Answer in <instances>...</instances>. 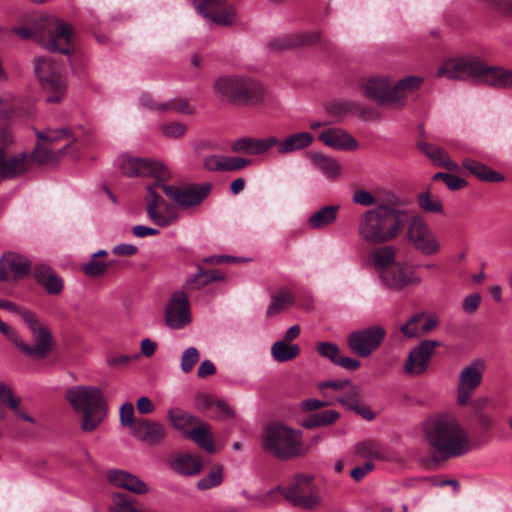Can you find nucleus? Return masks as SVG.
I'll return each mask as SVG.
<instances>
[{
  "instance_id": "f257e3e1",
  "label": "nucleus",
  "mask_w": 512,
  "mask_h": 512,
  "mask_svg": "<svg viewBox=\"0 0 512 512\" xmlns=\"http://www.w3.org/2000/svg\"><path fill=\"white\" fill-rule=\"evenodd\" d=\"M121 172L129 177L151 176L155 179L153 185L146 188L145 210L149 219L156 225L167 227L178 220L176 209L167 204L157 193L160 182L170 177V172L161 162L153 159L139 158L123 154L117 160Z\"/></svg>"
},
{
  "instance_id": "f03ea898",
  "label": "nucleus",
  "mask_w": 512,
  "mask_h": 512,
  "mask_svg": "<svg viewBox=\"0 0 512 512\" xmlns=\"http://www.w3.org/2000/svg\"><path fill=\"white\" fill-rule=\"evenodd\" d=\"M424 440L445 458L462 456L472 445L466 429L452 414H435L421 423Z\"/></svg>"
},
{
  "instance_id": "7ed1b4c3",
  "label": "nucleus",
  "mask_w": 512,
  "mask_h": 512,
  "mask_svg": "<svg viewBox=\"0 0 512 512\" xmlns=\"http://www.w3.org/2000/svg\"><path fill=\"white\" fill-rule=\"evenodd\" d=\"M407 220V212L389 204L364 211L356 224V235L365 245H381L397 239Z\"/></svg>"
},
{
  "instance_id": "20e7f679",
  "label": "nucleus",
  "mask_w": 512,
  "mask_h": 512,
  "mask_svg": "<svg viewBox=\"0 0 512 512\" xmlns=\"http://www.w3.org/2000/svg\"><path fill=\"white\" fill-rule=\"evenodd\" d=\"M423 83L424 78L421 76L409 75L395 81L388 74H378L363 79L360 91L380 107L401 110L406 106L408 96L418 91Z\"/></svg>"
},
{
  "instance_id": "39448f33",
  "label": "nucleus",
  "mask_w": 512,
  "mask_h": 512,
  "mask_svg": "<svg viewBox=\"0 0 512 512\" xmlns=\"http://www.w3.org/2000/svg\"><path fill=\"white\" fill-rule=\"evenodd\" d=\"M65 398L72 408L82 415L81 428L85 432L94 431L107 414L106 399L98 386L71 387L66 391Z\"/></svg>"
},
{
  "instance_id": "423d86ee",
  "label": "nucleus",
  "mask_w": 512,
  "mask_h": 512,
  "mask_svg": "<svg viewBox=\"0 0 512 512\" xmlns=\"http://www.w3.org/2000/svg\"><path fill=\"white\" fill-rule=\"evenodd\" d=\"M262 446L268 454L282 460L305 454L301 432L282 424H273L265 429Z\"/></svg>"
},
{
  "instance_id": "0eeeda50",
  "label": "nucleus",
  "mask_w": 512,
  "mask_h": 512,
  "mask_svg": "<svg viewBox=\"0 0 512 512\" xmlns=\"http://www.w3.org/2000/svg\"><path fill=\"white\" fill-rule=\"evenodd\" d=\"M280 493L295 506L305 509H314L320 503V497L312 484V477L296 475L286 486L278 485L266 493L265 500L271 502L274 494Z\"/></svg>"
},
{
  "instance_id": "6e6552de",
  "label": "nucleus",
  "mask_w": 512,
  "mask_h": 512,
  "mask_svg": "<svg viewBox=\"0 0 512 512\" xmlns=\"http://www.w3.org/2000/svg\"><path fill=\"white\" fill-rule=\"evenodd\" d=\"M20 317L30 329L33 345L21 341L19 350L34 360L45 358L53 349L54 340L48 327L43 324L36 314L29 310L19 311Z\"/></svg>"
},
{
  "instance_id": "1a4fd4ad",
  "label": "nucleus",
  "mask_w": 512,
  "mask_h": 512,
  "mask_svg": "<svg viewBox=\"0 0 512 512\" xmlns=\"http://www.w3.org/2000/svg\"><path fill=\"white\" fill-rule=\"evenodd\" d=\"M405 236L408 243L424 256L436 255L441 251V243L428 222L421 215L407 218Z\"/></svg>"
},
{
  "instance_id": "9d476101",
  "label": "nucleus",
  "mask_w": 512,
  "mask_h": 512,
  "mask_svg": "<svg viewBox=\"0 0 512 512\" xmlns=\"http://www.w3.org/2000/svg\"><path fill=\"white\" fill-rule=\"evenodd\" d=\"M34 67L43 88L51 93L47 96V102H60L66 91V80L62 66L51 58L39 57L35 59Z\"/></svg>"
},
{
  "instance_id": "9b49d317",
  "label": "nucleus",
  "mask_w": 512,
  "mask_h": 512,
  "mask_svg": "<svg viewBox=\"0 0 512 512\" xmlns=\"http://www.w3.org/2000/svg\"><path fill=\"white\" fill-rule=\"evenodd\" d=\"M160 182L158 188L173 202L182 209H193L198 207L210 194L211 183L188 184L183 186L167 185Z\"/></svg>"
},
{
  "instance_id": "f8f14e48",
  "label": "nucleus",
  "mask_w": 512,
  "mask_h": 512,
  "mask_svg": "<svg viewBox=\"0 0 512 512\" xmlns=\"http://www.w3.org/2000/svg\"><path fill=\"white\" fill-rule=\"evenodd\" d=\"M71 37V27L54 18L47 22L44 32L37 36V41L48 51L69 55L74 51Z\"/></svg>"
},
{
  "instance_id": "ddd939ff",
  "label": "nucleus",
  "mask_w": 512,
  "mask_h": 512,
  "mask_svg": "<svg viewBox=\"0 0 512 512\" xmlns=\"http://www.w3.org/2000/svg\"><path fill=\"white\" fill-rule=\"evenodd\" d=\"M386 331L380 325H372L351 332L347 337L349 349L361 358L372 355L382 344Z\"/></svg>"
},
{
  "instance_id": "4468645a",
  "label": "nucleus",
  "mask_w": 512,
  "mask_h": 512,
  "mask_svg": "<svg viewBox=\"0 0 512 512\" xmlns=\"http://www.w3.org/2000/svg\"><path fill=\"white\" fill-rule=\"evenodd\" d=\"M481 60L473 56H459L445 60L437 70V76L446 79H470L477 83Z\"/></svg>"
},
{
  "instance_id": "2eb2a0df",
  "label": "nucleus",
  "mask_w": 512,
  "mask_h": 512,
  "mask_svg": "<svg viewBox=\"0 0 512 512\" xmlns=\"http://www.w3.org/2000/svg\"><path fill=\"white\" fill-rule=\"evenodd\" d=\"M485 371L486 363L481 358H476L463 367L457 383V403L459 405L468 403L473 392L481 385Z\"/></svg>"
},
{
  "instance_id": "dca6fc26",
  "label": "nucleus",
  "mask_w": 512,
  "mask_h": 512,
  "mask_svg": "<svg viewBox=\"0 0 512 512\" xmlns=\"http://www.w3.org/2000/svg\"><path fill=\"white\" fill-rule=\"evenodd\" d=\"M380 281L387 288L400 291L409 286H417L422 278L416 272V266L407 261H397L388 272H385Z\"/></svg>"
},
{
  "instance_id": "f3484780",
  "label": "nucleus",
  "mask_w": 512,
  "mask_h": 512,
  "mask_svg": "<svg viewBox=\"0 0 512 512\" xmlns=\"http://www.w3.org/2000/svg\"><path fill=\"white\" fill-rule=\"evenodd\" d=\"M439 345L436 340H424L408 354L403 369L409 376H420L426 372L435 348Z\"/></svg>"
},
{
  "instance_id": "a211bd4d",
  "label": "nucleus",
  "mask_w": 512,
  "mask_h": 512,
  "mask_svg": "<svg viewBox=\"0 0 512 512\" xmlns=\"http://www.w3.org/2000/svg\"><path fill=\"white\" fill-rule=\"evenodd\" d=\"M164 320L165 324L174 330L181 329L191 322L189 301L184 292L177 291L172 295L165 309Z\"/></svg>"
},
{
  "instance_id": "6ab92c4d",
  "label": "nucleus",
  "mask_w": 512,
  "mask_h": 512,
  "mask_svg": "<svg viewBox=\"0 0 512 512\" xmlns=\"http://www.w3.org/2000/svg\"><path fill=\"white\" fill-rule=\"evenodd\" d=\"M0 142L8 144L12 142L10 135L4 132L1 135ZM30 160L25 153H20L13 157H5L2 147H0V179H12L28 171Z\"/></svg>"
},
{
  "instance_id": "aec40b11",
  "label": "nucleus",
  "mask_w": 512,
  "mask_h": 512,
  "mask_svg": "<svg viewBox=\"0 0 512 512\" xmlns=\"http://www.w3.org/2000/svg\"><path fill=\"white\" fill-rule=\"evenodd\" d=\"M371 249L367 256V265L377 272L378 278L396 264L399 249L395 245L381 244Z\"/></svg>"
},
{
  "instance_id": "412c9836",
  "label": "nucleus",
  "mask_w": 512,
  "mask_h": 512,
  "mask_svg": "<svg viewBox=\"0 0 512 512\" xmlns=\"http://www.w3.org/2000/svg\"><path fill=\"white\" fill-rule=\"evenodd\" d=\"M318 139L327 147L338 151H354L358 149V141L340 127H329L320 131Z\"/></svg>"
},
{
  "instance_id": "4be33fe9",
  "label": "nucleus",
  "mask_w": 512,
  "mask_h": 512,
  "mask_svg": "<svg viewBox=\"0 0 512 512\" xmlns=\"http://www.w3.org/2000/svg\"><path fill=\"white\" fill-rule=\"evenodd\" d=\"M236 95L237 99L235 103L246 106H257L265 100L266 89L258 80L243 75L238 94Z\"/></svg>"
},
{
  "instance_id": "5701e85b",
  "label": "nucleus",
  "mask_w": 512,
  "mask_h": 512,
  "mask_svg": "<svg viewBox=\"0 0 512 512\" xmlns=\"http://www.w3.org/2000/svg\"><path fill=\"white\" fill-rule=\"evenodd\" d=\"M107 480L115 487L128 490L135 494H146L149 491L148 485L137 475L125 470L111 469L106 473Z\"/></svg>"
},
{
  "instance_id": "b1692460",
  "label": "nucleus",
  "mask_w": 512,
  "mask_h": 512,
  "mask_svg": "<svg viewBox=\"0 0 512 512\" xmlns=\"http://www.w3.org/2000/svg\"><path fill=\"white\" fill-rule=\"evenodd\" d=\"M131 434L145 444L157 445L165 438L166 430L159 422L139 419L135 421Z\"/></svg>"
},
{
  "instance_id": "393cba45",
  "label": "nucleus",
  "mask_w": 512,
  "mask_h": 512,
  "mask_svg": "<svg viewBox=\"0 0 512 512\" xmlns=\"http://www.w3.org/2000/svg\"><path fill=\"white\" fill-rule=\"evenodd\" d=\"M479 74L477 83L502 89L512 87V70L500 66H488L482 61Z\"/></svg>"
},
{
  "instance_id": "a878e982",
  "label": "nucleus",
  "mask_w": 512,
  "mask_h": 512,
  "mask_svg": "<svg viewBox=\"0 0 512 512\" xmlns=\"http://www.w3.org/2000/svg\"><path fill=\"white\" fill-rule=\"evenodd\" d=\"M277 143V137L269 136L267 138L243 137L234 141L231 149L237 153H246L249 155H261L267 153Z\"/></svg>"
},
{
  "instance_id": "bb28decb",
  "label": "nucleus",
  "mask_w": 512,
  "mask_h": 512,
  "mask_svg": "<svg viewBox=\"0 0 512 512\" xmlns=\"http://www.w3.org/2000/svg\"><path fill=\"white\" fill-rule=\"evenodd\" d=\"M0 281L10 280L8 272H11L15 278H21L28 273L29 262L27 259L16 253L8 252L3 254L0 259Z\"/></svg>"
},
{
  "instance_id": "cd10ccee",
  "label": "nucleus",
  "mask_w": 512,
  "mask_h": 512,
  "mask_svg": "<svg viewBox=\"0 0 512 512\" xmlns=\"http://www.w3.org/2000/svg\"><path fill=\"white\" fill-rule=\"evenodd\" d=\"M317 352L321 357L346 370L355 371L360 367L358 360L348 356H342L339 346L335 343L319 342L317 344Z\"/></svg>"
},
{
  "instance_id": "c85d7f7f",
  "label": "nucleus",
  "mask_w": 512,
  "mask_h": 512,
  "mask_svg": "<svg viewBox=\"0 0 512 512\" xmlns=\"http://www.w3.org/2000/svg\"><path fill=\"white\" fill-rule=\"evenodd\" d=\"M314 141V137L310 132L301 131L290 134L279 140L277 138V152L281 155L292 154L297 151L308 148Z\"/></svg>"
},
{
  "instance_id": "c756f323",
  "label": "nucleus",
  "mask_w": 512,
  "mask_h": 512,
  "mask_svg": "<svg viewBox=\"0 0 512 512\" xmlns=\"http://www.w3.org/2000/svg\"><path fill=\"white\" fill-rule=\"evenodd\" d=\"M0 403L8 407L14 415L30 424H37V420L21 406V399L16 397L10 385L0 382Z\"/></svg>"
},
{
  "instance_id": "7c9ffc66",
  "label": "nucleus",
  "mask_w": 512,
  "mask_h": 512,
  "mask_svg": "<svg viewBox=\"0 0 512 512\" xmlns=\"http://www.w3.org/2000/svg\"><path fill=\"white\" fill-rule=\"evenodd\" d=\"M243 75L225 74L213 82V91L228 102L235 103Z\"/></svg>"
},
{
  "instance_id": "2f4dec72",
  "label": "nucleus",
  "mask_w": 512,
  "mask_h": 512,
  "mask_svg": "<svg viewBox=\"0 0 512 512\" xmlns=\"http://www.w3.org/2000/svg\"><path fill=\"white\" fill-rule=\"evenodd\" d=\"M421 150L436 166L445 168L448 171H459V165L453 161L448 153L441 147L427 142L418 143Z\"/></svg>"
},
{
  "instance_id": "473e14b6",
  "label": "nucleus",
  "mask_w": 512,
  "mask_h": 512,
  "mask_svg": "<svg viewBox=\"0 0 512 512\" xmlns=\"http://www.w3.org/2000/svg\"><path fill=\"white\" fill-rule=\"evenodd\" d=\"M339 209L338 205L323 206L309 216L307 225L312 230L325 229L335 223Z\"/></svg>"
},
{
  "instance_id": "72a5a7b5",
  "label": "nucleus",
  "mask_w": 512,
  "mask_h": 512,
  "mask_svg": "<svg viewBox=\"0 0 512 512\" xmlns=\"http://www.w3.org/2000/svg\"><path fill=\"white\" fill-rule=\"evenodd\" d=\"M78 148L76 145L66 143L62 148L53 150L45 147H38L33 153L34 160L39 164H53L56 163L65 155L76 156Z\"/></svg>"
},
{
  "instance_id": "f704fd0d",
  "label": "nucleus",
  "mask_w": 512,
  "mask_h": 512,
  "mask_svg": "<svg viewBox=\"0 0 512 512\" xmlns=\"http://www.w3.org/2000/svg\"><path fill=\"white\" fill-rule=\"evenodd\" d=\"M310 160L316 169L330 180L338 179L342 173V166L338 160L331 156L321 153H312Z\"/></svg>"
},
{
  "instance_id": "c9c22d12",
  "label": "nucleus",
  "mask_w": 512,
  "mask_h": 512,
  "mask_svg": "<svg viewBox=\"0 0 512 512\" xmlns=\"http://www.w3.org/2000/svg\"><path fill=\"white\" fill-rule=\"evenodd\" d=\"M462 165L465 169H467L471 174L482 181L486 182H502L505 177L503 174L494 171L490 167L484 165L481 162H478L471 158H465L462 161Z\"/></svg>"
},
{
  "instance_id": "e433bc0d",
  "label": "nucleus",
  "mask_w": 512,
  "mask_h": 512,
  "mask_svg": "<svg viewBox=\"0 0 512 512\" xmlns=\"http://www.w3.org/2000/svg\"><path fill=\"white\" fill-rule=\"evenodd\" d=\"M35 277L49 294H59L63 289L62 279L46 265L41 264L36 267Z\"/></svg>"
},
{
  "instance_id": "4c0bfd02",
  "label": "nucleus",
  "mask_w": 512,
  "mask_h": 512,
  "mask_svg": "<svg viewBox=\"0 0 512 512\" xmlns=\"http://www.w3.org/2000/svg\"><path fill=\"white\" fill-rule=\"evenodd\" d=\"M157 113H178L182 115H193L195 107L185 97H175L161 102L155 107Z\"/></svg>"
},
{
  "instance_id": "58836bf2",
  "label": "nucleus",
  "mask_w": 512,
  "mask_h": 512,
  "mask_svg": "<svg viewBox=\"0 0 512 512\" xmlns=\"http://www.w3.org/2000/svg\"><path fill=\"white\" fill-rule=\"evenodd\" d=\"M202 467L201 458L191 454L180 455L172 462L173 470L186 476L198 474Z\"/></svg>"
},
{
  "instance_id": "ea45409f",
  "label": "nucleus",
  "mask_w": 512,
  "mask_h": 512,
  "mask_svg": "<svg viewBox=\"0 0 512 512\" xmlns=\"http://www.w3.org/2000/svg\"><path fill=\"white\" fill-rule=\"evenodd\" d=\"M185 436L192 439L205 451L209 453H213L215 451L214 441L211 437L210 427L208 424L202 423L199 426L190 429Z\"/></svg>"
},
{
  "instance_id": "a19ab883",
  "label": "nucleus",
  "mask_w": 512,
  "mask_h": 512,
  "mask_svg": "<svg viewBox=\"0 0 512 512\" xmlns=\"http://www.w3.org/2000/svg\"><path fill=\"white\" fill-rule=\"evenodd\" d=\"M298 344H291L287 341L278 340L271 346V355L277 362L283 363L294 360L300 354Z\"/></svg>"
},
{
  "instance_id": "79ce46f5",
  "label": "nucleus",
  "mask_w": 512,
  "mask_h": 512,
  "mask_svg": "<svg viewBox=\"0 0 512 512\" xmlns=\"http://www.w3.org/2000/svg\"><path fill=\"white\" fill-rule=\"evenodd\" d=\"M355 454L359 457L368 459L385 460L386 454L382 445L373 440H365L359 442L355 446Z\"/></svg>"
},
{
  "instance_id": "37998d69",
  "label": "nucleus",
  "mask_w": 512,
  "mask_h": 512,
  "mask_svg": "<svg viewBox=\"0 0 512 512\" xmlns=\"http://www.w3.org/2000/svg\"><path fill=\"white\" fill-rule=\"evenodd\" d=\"M37 137L48 143L66 141V143L76 145L77 141V137L75 136L74 132L70 128L66 127L60 129L48 128L44 131L37 132Z\"/></svg>"
},
{
  "instance_id": "c03bdc74",
  "label": "nucleus",
  "mask_w": 512,
  "mask_h": 512,
  "mask_svg": "<svg viewBox=\"0 0 512 512\" xmlns=\"http://www.w3.org/2000/svg\"><path fill=\"white\" fill-rule=\"evenodd\" d=\"M168 418L171 422V424L178 429L179 431L183 432L185 435L188 431H190V427L197 422V419L195 416L191 415L190 413L184 411L181 408L175 407L168 410Z\"/></svg>"
},
{
  "instance_id": "a18cd8bd",
  "label": "nucleus",
  "mask_w": 512,
  "mask_h": 512,
  "mask_svg": "<svg viewBox=\"0 0 512 512\" xmlns=\"http://www.w3.org/2000/svg\"><path fill=\"white\" fill-rule=\"evenodd\" d=\"M320 34L318 32H305L297 35H292L288 38L275 41L273 44L276 45L277 49L292 48L299 45L313 44L319 41Z\"/></svg>"
},
{
  "instance_id": "49530a36",
  "label": "nucleus",
  "mask_w": 512,
  "mask_h": 512,
  "mask_svg": "<svg viewBox=\"0 0 512 512\" xmlns=\"http://www.w3.org/2000/svg\"><path fill=\"white\" fill-rule=\"evenodd\" d=\"M294 302V297L289 290H280L271 298V302L267 308V316H273L281 311L289 308Z\"/></svg>"
},
{
  "instance_id": "de8ad7c7",
  "label": "nucleus",
  "mask_w": 512,
  "mask_h": 512,
  "mask_svg": "<svg viewBox=\"0 0 512 512\" xmlns=\"http://www.w3.org/2000/svg\"><path fill=\"white\" fill-rule=\"evenodd\" d=\"M204 18L217 25L229 26L236 22L237 12L234 6H220L218 9L212 11L211 15H207V17Z\"/></svg>"
},
{
  "instance_id": "09e8293b",
  "label": "nucleus",
  "mask_w": 512,
  "mask_h": 512,
  "mask_svg": "<svg viewBox=\"0 0 512 512\" xmlns=\"http://www.w3.org/2000/svg\"><path fill=\"white\" fill-rule=\"evenodd\" d=\"M417 204L421 210L427 213L442 214L444 212L440 198L432 195L429 191H423L418 194Z\"/></svg>"
},
{
  "instance_id": "8fccbe9b",
  "label": "nucleus",
  "mask_w": 512,
  "mask_h": 512,
  "mask_svg": "<svg viewBox=\"0 0 512 512\" xmlns=\"http://www.w3.org/2000/svg\"><path fill=\"white\" fill-rule=\"evenodd\" d=\"M339 416L336 410H325L311 415L310 418L303 423V426L305 428L328 426L336 422Z\"/></svg>"
},
{
  "instance_id": "3c124183",
  "label": "nucleus",
  "mask_w": 512,
  "mask_h": 512,
  "mask_svg": "<svg viewBox=\"0 0 512 512\" xmlns=\"http://www.w3.org/2000/svg\"><path fill=\"white\" fill-rule=\"evenodd\" d=\"M361 108L360 103L353 100H338L327 106V111L336 117H344L347 114L357 113Z\"/></svg>"
},
{
  "instance_id": "603ef678",
  "label": "nucleus",
  "mask_w": 512,
  "mask_h": 512,
  "mask_svg": "<svg viewBox=\"0 0 512 512\" xmlns=\"http://www.w3.org/2000/svg\"><path fill=\"white\" fill-rule=\"evenodd\" d=\"M223 482V466L215 465L207 473V475L201 478L197 482V488L200 490L210 489L219 486Z\"/></svg>"
},
{
  "instance_id": "864d4df0",
  "label": "nucleus",
  "mask_w": 512,
  "mask_h": 512,
  "mask_svg": "<svg viewBox=\"0 0 512 512\" xmlns=\"http://www.w3.org/2000/svg\"><path fill=\"white\" fill-rule=\"evenodd\" d=\"M343 390V395L337 397L336 401L347 409L353 410L359 404V387L349 382Z\"/></svg>"
},
{
  "instance_id": "5fc2aeb1",
  "label": "nucleus",
  "mask_w": 512,
  "mask_h": 512,
  "mask_svg": "<svg viewBox=\"0 0 512 512\" xmlns=\"http://www.w3.org/2000/svg\"><path fill=\"white\" fill-rule=\"evenodd\" d=\"M423 313L414 314L405 324L400 326V331L408 338L421 336V319Z\"/></svg>"
},
{
  "instance_id": "6e6d98bb",
  "label": "nucleus",
  "mask_w": 512,
  "mask_h": 512,
  "mask_svg": "<svg viewBox=\"0 0 512 512\" xmlns=\"http://www.w3.org/2000/svg\"><path fill=\"white\" fill-rule=\"evenodd\" d=\"M81 269L87 276L97 278L105 274L108 264L103 260L91 257L88 263L82 265Z\"/></svg>"
},
{
  "instance_id": "4d7b16f0",
  "label": "nucleus",
  "mask_w": 512,
  "mask_h": 512,
  "mask_svg": "<svg viewBox=\"0 0 512 512\" xmlns=\"http://www.w3.org/2000/svg\"><path fill=\"white\" fill-rule=\"evenodd\" d=\"M200 354L197 348L188 347L184 350L181 356L180 367L184 373H189L192 371L194 365L199 361Z\"/></svg>"
},
{
  "instance_id": "13d9d810",
  "label": "nucleus",
  "mask_w": 512,
  "mask_h": 512,
  "mask_svg": "<svg viewBox=\"0 0 512 512\" xmlns=\"http://www.w3.org/2000/svg\"><path fill=\"white\" fill-rule=\"evenodd\" d=\"M187 127L181 122L164 123L160 126L161 134L166 138L177 139L186 133Z\"/></svg>"
},
{
  "instance_id": "bf43d9fd",
  "label": "nucleus",
  "mask_w": 512,
  "mask_h": 512,
  "mask_svg": "<svg viewBox=\"0 0 512 512\" xmlns=\"http://www.w3.org/2000/svg\"><path fill=\"white\" fill-rule=\"evenodd\" d=\"M252 160L236 156H223V171H238L249 166Z\"/></svg>"
},
{
  "instance_id": "052dcab7",
  "label": "nucleus",
  "mask_w": 512,
  "mask_h": 512,
  "mask_svg": "<svg viewBox=\"0 0 512 512\" xmlns=\"http://www.w3.org/2000/svg\"><path fill=\"white\" fill-rule=\"evenodd\" d=\"M227 0H193L195 9L202 17L211 15V12L222 6Z\"/></svg>"
},
{
  "instance_id": "680f3d73",
  "label": "nucleus",
  "mask_w": 512,
  "mask_h": 512,
  "mask_svg": "<svg viewBox=\"0 0 512 512\" xmlns=\"http://www.w3.org/2000/svg\"><path fill=\"white\" fill-rule=\"evenodd\" d=\"M134 419V406L130 402L124 403L120 408V423L124 427H129L130 432L133 430L135 425Z\"/></svg>"
},
{
  "instance_id": "e2e57ef3",
  "label": "nucleus",
  "mask_w": 512,
  "mask_h": 512,
  "mask_svg": "<svg viewBox=\"0 0 512 512\" xmlns=\"http://www.w3.org/2000/svg\"><path fill=\"white\" fill-rule=\"evenodd\" d=\"M352 202L364 207H370L377 204V198L369 191L359 189L354 192Z\"/></svg>"
},
{
  "instance_id": "0e129e2a",
  "label": "nucleus",
  "mask_w": 512,
  "mask_h": 512,
  "mask_svg": "<svg viewBox=\"0 0 512 512\" xmlns=\"http://www.w3.org/2000/svg\"><path fill=\"white\" fill-rule=\"evenodd\" d=\"M209 283H211L209 279V272L200 270L197 274L186 281V287L189 289H200Z\"/></svg>"
},
{
  "instance_id": "69168bd1",
  "label": "nucleus",
  "mask_w": 512,
  "mask_h": 512,
  "mask_svg": "<svg viewBox=\"0 0 512 512\" xmlns=\"http://www.w3.org/2000/svg\"><path fill=\"white\" fill-rule=\"evenodd\" d=\"M16 105V97L11 93H3L0 95V115L9 117L12 109Z\"/></svg>"
},
{
  "instance_id": "338daca9",
  "label": "nucleus",
  "mask_w": 512,
  "mask_h": 512,
  "mask_svg": "<svg viewBox=\"0 0 512 512\" xmlns=\"http://www.w3.org/2000/svg\"><path fill=\"white\" fill-rule=\"evenodd\" d=\"M375 468V465L371 461L365 462L363 465L357 466L351 470L350 476L356 482L363 480L370 472Z\"/></svg>"
},
{
  "instance_id": "774afa93",
  "label": "nucleus",
  "mask_w": 512,
  "mask_h": 512,
  "mask_svg": "<svg viewBox=\"0 0 512 512\" xmlns=\"http://www.w3.org/2000/svg\"><path fill=\"white\" fill-rule=\"evenodd\" d=\"M481 302V296L478 293L467 295L462 301V308L467 313H474Z\"/></svg>"
}]
</instances>
